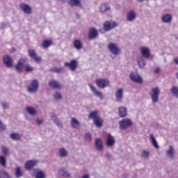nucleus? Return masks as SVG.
Here are the masks:
<instances>
[{
  "instance_id": "6",
  "label": "nucleus",
  "mask_w": 178,
  "mask_h": 178,
  "mask_svg": "<svg viewBox=\"0 0 178 178\" xmlns=\"http://www.w3.org/2000/svg\"><path fill=\"white\" fill-rule=\"evenodd\" d=\"M124 94V90H123V88H120L117 89L115 93V97L118 102L119 103L123 102Z\"/></svg>"
},
{
  "instance_id": "13",
  "label": "nucleus",
  "mask_w": 178,
  "mask_h": 178,
  "mask_svg": "<svg viewBox=\"0 0 178 178\" xmlns=\"http://www.w3.org/2000/svg\"><path fill=\"white\" fill-rule=\"evenodd\" d=\"M38 163V161L37 160H29L25 163L24 168L26 170H30V169H33L34 166H37Z\"/></svg>"
},
{
  "instance_id": "10",
  "label": "nucleus",
  "mask_w": 178,
  "mask_h": 178,
  "mask_svg": "<svg viewBox=\"0 0 178 178\" xmlns=\"http://www.w3.org/2000/svg\"><path fill=\"white\" fill-rule=\"evenodd\" d=\"M108 49L113 54V55H119V48L118 47V44L113 42H111L108 44Z\"/></svg>"
},
{
  "instance_id": "1",
  "label": "nucleus",
  "mask_w": 178,
  "mask_h": 178,
  "mask_svg": "<svg viewBox=\"0 0 178 178\" xmlns=\"http://www.w3.org/2000/svg\"><path fill=\"white\" fill-rule=\"evenodd\" d=\"M88 119H92L93 123L97 127H101L104 124V120L98 115L97 111L91 112L88 115Z\"/></svg>"
},
{
  "instance_id": "46",
  "label": "nucleus",
  "mask_w": 178,
  "mask_h": 178,
  "mask_svg": "<svg viewBox=\"0 0 178 178\" xmlns=\"http://www.w3.org/2000/svg\"><path fill=\"white\" fill-rule=\"evenodd\" d=\"M63 68H58V67H54L51 69V72H54V73H60V72H63Z\"/></svg>"
},
{
  "instance_id": "5",
  "label": "nucleus",
  "mask_w": 178,
  "mask_h": 178,
  "mask_svg": "<svg viewBox=\"0 0 178 178\" xmlns=\"http://www.w3.org/2000/svg\"><path fill=\"white\" fill-rule=\"evenodd\" d=\"M140 54L143 56V58H146V59H153V57L151 56V51H149V48L146 47H142L140 49Z\"/></svg>"
},
{
  "instance_id": "54",
  "label": "nucleus",
  "mask_w": 178,
  "mask_h": 178,
  "mask_svg": "<svg viewBox=\"0 0 178 178\" xmlns=\"http://www.w3.org/2000/svg\"><path fill=\"white\" fill-rule=\"evenodd\" d=\"M160 71H161V69H159V68H156V69L154 70V73L158 74V73H159Z\"/></svg>"
},
{
  "instance_id": "3",
  "label": "nucleus",
  "mask_w": 178,
  "mask_h": 178,
  "mask_svg": "<svg viewBox=\"0 0 178 178\" xmlns=\"http://www.w3.org/2000/svg\"><path fill=\"white\" fill-rule=\"evenodd\" d=\"M119 126L121 130H126L133 126V121L130 118H124L119 122Z\"/></svg>"
},
{
  "instance_id": "41",
  "label": "nucleus",
  "mask_w": 178,
  "mask_h": 178,
  "mask_svg": "<svg viewBox=\"0 0 178 178\" xmlns=\"http://www.w3.org/2000/svg\"><path fill=\"white\" fill-rule=\"evenodd\" d=\"M0 178H10V175L6 171H0Z\"/></svg>"
},
{
  "instance_id": "21",
  "label": "nucleus",
  "mask_w": 178,
  "mask_h": 178,
  "mask_svg": "<svg viewBox=\"0 0 178 178\" xmlns=\"http://www.w3.org/2000/svg\"><path fill=\"white\" fill-rule=\"evenodd\" d=\"M24 59L20 58L18 61V63L15 65V70L18 73H20L23 70V68L24 67Z\"/></svg>"
},
{
  "instance_id": "9",
  "label": "nucleus",
  "mask_w": 178,
  "mask_h": 178,
  "mask_svg": "<svg viewBox=\"0 0 178 178\" xmlns=\"http://www.w3.org/2000/svg\"><path fill=\"white\" fill-rule=\"evenodd\" d=\"M3 62L6 67H12L13 66V58L8 55L3 56Z\"/></svg>"
},
{
  "instance_id": "45",
  "label": "nucleus",
  "mask_w": 178,
  "mask_h": 178,
  "mask_svg": "<svg viewBox=\"0 0 178 178\" xmlns=\"http://www.w3.org/2000/svg\"><path fill=\"white\" fill-rule=\"evenodd\" d=\"M1 151L3 154V155H9V149H8V147L3 146L1 147Z\"/></svg>"
},
{
  "instance_id": "22",
  "label": "nucleus",
  "mask_w": 178,
  "mask_h": 178,
  "mask_svg": "<svg viewBox=\"0 0 178 178\" xmlns=\"http://www.w3.org/2000/svg\"><path fill=\"white\" fill-rule=\"evenodd\" d=\"M28 54L29 56H30V58H31V59H33V60H35V62H40L41 61V58L38 57V56H37V54H35V51H34L33 49H29L28 51Z\"/></svg>"
},
{
  "instance_id": "50",
  "label": "nucleus",
  "mask_w": 178,
  "mask_h": 178,
  "mask_svg": "<svg viewBox=\"0 0 178 178\" xmlns=\"http://www.w3.org/2000/svg\"><path fill=\"white\" fill-rule=\"evenodd\" d=\"M85 138L86 140H87L88 141H90V140H91V135L90 134H86L85 135Z\"/></svg>"
},
{
  "instance_id": "12",
  "label": "nucleus",
  "mask_w": 178,
  "mask_h": 178,
  "mask_svg": "<svg viewBox=\"0 0 178 178\" xmlns=\"http://www.w3.org/2000/svg\"><path fill=\"white\" fill-rule=\"evenodd\" d=\"M172 20H173V16H172L171 14H164L161 16L162 23H165L166 24H170Z\"/></svg>"
},
{
  "instance_id": "32",
  "label": "nucleus",
  "mask_w": 178,
  "mask_h": 178,
  "mask_svg": "<svg viewBox=\"0 0 178 178\" xmlns=\"http://www.w3.org/2000/svg\"><path fill=\"white\" fill-rule=\"evenodd\" d=\"M95 145L98 151H102V140L99 138H97L95 141Z\"/></svg>"
},
{
  "instance_id": "53",
  "label": "nucleus",
  "mask_w": 178,
  "mask_h": 178,
  "mask_svg": "<svg viewBox=\"0 0 178 178\" xmlns=\"http://www.w3.org/2000/svg\"><path fill=\"white\" fill-rule=\"evenodd\" d=\"M174 63H175V65H178V58H174Z\"/></svg>"
},
{
  "instance_id": "52",
  "label": "nucleus",
  "mask_w": 178,
  "mask_h": 178,
  "mask_svg": "<svg viewBox=\"0 0 178 178\" xmlns=\"http://www.w3.org/2000/svg\"><path fill=\"white\" fill-rule=\"evenodd\" d=\"M6 27H8V24H6V23H1V29H6Z\"/></svg>"
},
{
  "instance_id": "27",
  "label": "nucleus",
  "mask_w": 178,
  "mask_h": 178,
  "mask_svg": "<svg viewBox=\"0 0 178 178\" xmlns=\"http://www.w3.org/2000/svg\"><path fill=\"white\" fill-rule=\"evenodd\" d=\"M99 10L101 13H105V12L111 10V6H109L108 3H102L99 7Z\"/></svg>"
},
{
  "instance_id": "31",
  "label": "nucleus",
  "mask_w": 178,
  "mask_h": 178,
  "mask_svg": "<svg viewBox=\"0 0 178 178\" xmlns=\"http://www.w3.org/2000/svg\"><path fill=\"white\" fill-rule=\"evenodd\" d=\"M24 175V173L22 170V168H20V167H16L15 168V176L16 178L23 177Z\"/></svg>"
},
{
  "instance_id": "43",
  "label": "nucleus",
  "mask_w": 178,
  "mask_h": 178,
  "mask_svg": "<svg viewBox=\"0 0 178 178\" xmlns=\"http://www.w3.org/2000/svg\"><path fill=\"white\" fill-rule=\"evenodd\" d=\"M35 178H45V173L42 170H38L36 173Z\"/></svg>"
},
{
  "instance_id": "34",
  "label": "nucleus",
  "mask_w": 178,
  "mask_h": 178,
  "mask_svg": "<svg viewBox=\"0 0 178 178\" xmlns=\"http://www.w3.org/2000/svg\"><path fill=\"white\" fill-rule=\"evenodd\" d=\"M73 45L78 51H80V49L83 48V44H81V42L79 40H75L73 42Z\"/></svg>"
},
{
  "instance_id": "24",
  "label": "nucleus",
  "mask_w": 178,
  "mask_h": 178,
  "mask_svg": "<svg viewBox=\"0 0 178 178\" xmlns=\"http://www.w3.org/2000/svg\"><path fill=\"white\" fill-rule=\"evenodd\" d=\"M98 37V31L95 28H91L88 32V38L90 40H94Z\"/></svg>"
},
{
  "instance_id": "33",
  "label": "nucleus",
  "mask_w": 178,
  "mask_h": 178,
  "mask_svg": "<svg viewBox=\"0 0 178 178\" xmlns=\"http://www.w3.org/2000/svg\"><path fill=\"white\" fill-rule=\"evenodd\" d=\"M58 173L60 176H63V177H70V174L66 170V168L60 169Z\"/></svg>"
},
{
  "instance_id": "44",
  "label": "nucleus",
  "mask_w": 178,
  "mask_h": 178,
  "mask_svg": "<svg viewBox=\"0 0 178 178\" xmlns=\"http://www.w3.org/2000/svg\"><path fill=\"white\" fill-rule=\"evenodd\" d=\"M140 156H141V158H145V159L149 158V152H148V151H147V150H143L141 152Z\"/></svg>"
},
{
  "instance_id": "39",
  "label": "nucleus",
  "mask_w": 178,
  "mask_h": 178,
  "mask_svg": "<svg viewBox=\"0 0 178 178\" xmlns=\"http://www.w3.org/2000/svg\"><path fill=\"white\" fill-rule=\"evenodd\" d=\"M170 91L173 97H175V98H178V87L172 86V88L170 89Z\"/></svg>"
},
{
  "instance_id": "14",
  "label": "nucleus",
  "mask_w": 178,
  "mask_h": 178,
  "mask_svg": "<svg viewBox=\"0 0 178 178\" xmlns=\"http://www.w3.org/2000/svg\"><path fill=\"white\" fill-rule=\"evenodd\" d=\"M88 87H90V91L93 92L94 95H96L98 98H100L101 99H104V97L102 96V92L101 91H99L92 86L91 83H88Z\"/></svg>"
},
{
  "instance_id": "25",
  "label": "nucleus",
  "mask_w": 178,
  "mask_h": 178,
  "mask_svg": "<svg viewBox=\"0 0 178 178\" xmlns=\"http://www.w3.org/2000/svg\"><path fill=\"white\" fill-rule=\"evenodd\" d=\"M118 115L120 118H126L127 116V108L124 106H120L118 108Z\"/></svg>"
},
{
  "instance_id": "40",
  "label": "nucleus",
  "mask_w": 178,
  "mask_h": 178,
  "mask_svg": "<svg viewBox=\"0 0 178 178\" xmlns=\"http://www.w3.org/2000/svg\"><path fill=\"white\" fill-rule=\"evenodd\" d=\"M0 165L3 168H6V158L4 156H0Z\"/></svg>"
},
{
  "instance_id": "23",
  "label": "nucleus",
  "mask_w": 178,
  "mask_h": 178,
  "mask_svg": "<svg viewBox=\"0 0 178 178\" xmlns=\"http://www.w3.org/2000/svg\"><path fill=\"white\" fill-rule=\"evenodd\" d=\"M165 155L167 158H168L171 161L173 160V158H175V148L173 147V146L169 147V148L166 150Z\"/></svg>"
},
{
  "instance_id": "4",
  "label": "nucleus",
  "mask_w": 178,
  "mask_h": 178,
  "mask_svg": "<svg viewBox=\"0 0 178 178\" xmlns=\"http://www.w3.org/2000/svg\"><path fill=\"white\" fill-rule=\"evenodd\" d=\"M39 83L37 79H33L30 86L27 87L29 92H37L38 91Z\"/></svg>"
},
{
  "instance_id": "48",
  "label": "nucleus",
  "mask_w": 178,
  "mask_h": 178,
  "mask_svg": "<svg viewBox=\"0 0 178 178\" xmlns=\"http://www.w3.org/2000/svg\"><path fill=\"white\" fill-rule=\"evenodd\" d=\"M33 70H34V67L30 66L29 65L25 66L26 72H33Z\"/></svg>"
},
{
  "instance_id": "15",
  "label": "nucleus",
  "mask_w": 178,
  "mask_h": 178,
  "mask_svg": "<svg viewBox=\"0 0 178 178\" xmlns=\"http://www.w3.org/2000/svg\"><path fill=\"white\" fill-rule=\"evenodd\" d=\"M64 66L65 67H69L72 72H74L76 69H77V60H72L70 63H65Z\"/></svg>"
},
{
  "instance_id": "11",
  "label": "nucleus",
  "mask_w": 178,
  "mask_h": 178,
  "mask_svg": "<svg viewBox=\"0 0 178 178\" xmlns=\"http://www.w3.org/2000/svg\"><path fill=\"white\" fill-rule=\"evenodd\" d=\"M137 18V13L136 10H131L127 13V22H134Z\"/></svg>"
},
{
  "instance_id": "26",
  "label": "nucleus",
  "mask_w": 178,
  "mask_h": 178,
  "mask_svg": "<svg viewBox=\"0 0 178 178\" xmlns=\"http://www.w3.org/2000/svg\"><path fill=\"white\" fill-rule=\"evenodd\" d=\"M69 154V152H67V149H66L64 147H60L58 149V155L60 158H66L67 155Z\"/></svg>"
},
{
  "instance_id": "16",
  "label": "nucleus",
  "mask_w": 178,
  "mask_h": 178,
  "mask_svg": "<svg viewBox=\"0 0 178 178\" xmlns=\"http://www.w3.org/2000/svg\"><path fill=\"white\" fill-rule=\"evenodd\" d=\"M115 143H116L115 137L111 134H108L106 140V145H107V147H113V145H115Z\"/></svg>"
},
{
  "instance_id": "55",
  "label": "nucleus",
  "mask_w": 178,
  "mask_h": 178,
  "mask_svg": "<svg viewBox=\"0 0 178 178\" xmlns=\"http://www.w3.org/2000/svg\"><path fill=\"white\" fill-rule=\"evenodd\" d=\"M106 156H107V158H111V155H109V154H107Z\"/></svg>"
},
{
  "instance_id": "56",
  "label": "nucleus",
  "mask_w": 178,
  "mask_h": 178,
  "mask_svg": "<svg viewBox=\"0 0 178 178\" xmlns=\"http://www.w3.org/2000/svg\"><path fill=\"white\" fill-rule=\"evenodd\" d=\"M139 2H143L144 0H137Z\"/></svg>"
},
{
  "instance_id": "37",
  "label": "nucleus",
  "mask_w": 178,
  "mask_h": 178,
  "mask_svg": "<svg viewBox=\"0 0 178 178\" xmlns=\"http://www.w3.org/2000/svg\"><path fill=\"white\" fill-rule=\"evenodd\" d=\"M51 45H52V41L48 40H44L42 44V47L44 49H47V48H48V47H51Z\"/></svg>"
},
{
  "instance_id": "51",
  "label": "nucleus",
  "mask_w": 178,
  "mask_h": 178,
  "mask_svg": "<svg viewBox=\"0 0 178 178\" xmlns=\"http://www.w3.org/2000/svg\"><path fill=\"white\" fill-rule=\"evenodd\" d=\"M44 122V121L42 120H41V119H38L37 120H36V124H38V126H40V124H42V123H43Z\"/></svg>"
},
{
  "instance_id": "18",
  "label": "nucleus",
  "mask_w": 178,
  "mask_h": 178,
  "mask_svg": "<svg viewBox=\"0 0 178 178\" xmlns=\"http://www.w3.org/2000/svg\"><path fill=\"white\" fill-rule=\"evenodd\" d=\"M19 8L26 15H31V7L29 5L22 3Z\"/></svg>"
},
{
  "instance_id": "17",
  "label": "nucleus",
  "mask_w": 178,
  "mask_h": 178,
  "mask_svg": "<svg viewBox=\"0 0 178 178\" xmlns=\"http://www.w3.org/2000/svg\"><path fill=\"white\" fill-rule=\"evenodd\" d=\"M130 79L132 81H135V83H143V78L137 72L131 73Z\"/></svg>"
},
{
  "instance_id": "38",
  "label": "nucleus",
  "mask_w": 178,
  "mask_h": 178,
  "mask_svg": "<svg viewBox=\"0 0 178 178\" xmlns=\"http://www.w3.org/2000/svg\"><path fill=\"white\" fill-rule=\"evenodd\" d=\"M10 138H12V140H14L15 141H19V140H20V138H22L20 134L16 133H12L10 135Z\"/></svg>"
},
{
  "instance_id": "47",
  "label": "nucleus",
  "mask_w": 178,
  "mask_h": 178,
  "mask_svg": "<svg viewBox=\"0 0 178 178\" xmlns=\"http://www.w3.org/2000/svg\"><path fill=\"white\" fill-rule=\"evenodd\" d=\"M6 130V125L2 123L0 120V132L5 131Z\"/></svg>"
},
{
  "instance_id": "28",
  "label": "nucleus",
  "mask_w": 178,
  "mask_h": 178,
  "mask_svg": "<svg viewBox=\"0 0 178 178\" xmlns=\"http://www.w3.org/2000/svg\"><path fill=\"white\" fill-rule=\"evenodd\" d=\"M25 111L30 115L31 116H35L37 115V110L30 106L26 107Z\"/></svg>"
},
{
  "instance_id": "42",
  "label": "nucleus",
  "mask_w": 178,
  "mask_h": 178,
  "mask_svg": "<svg viewBox=\"0 0 178 178\" xmlns=\"http://www.w3.org/2000/svg\"><path fill=\"white\" fill-rule=\"evenodd\" d=\"M53 97H54V99H56L57 101H60V99H62V93H60L59 92H56L53 95Z\"/></svg>"
},
{
  "instance_id": "20",
  "label": "nucleus",
  "mask_w": 178,
  "mask_h": 178,
  "mask_svg": "<svg viewBox=\"0 0 178 178\" xmlns=\"http://www.w3.org/2000/svg\"><path fill=\"white\" fill-rule=\"evenodd\" d=\"M49 87H51V88H54V90H60V88H62V86L60 85V83L54 79L49 81Z\"/></svg>"
},
{
  "instance_id": "35",
  "label": "nucleus",
  "mask_w": 178,
  "mask_h": 178,
  "mask_svg": "<svg viewBox=\"0 0 178 178\" xmlns=\"http://www.w3.org/2000/svg\"><path fill=\"white\" fill-rule=\"evenodd\" d=\"M150 141L154 148H159V145H158V142H156V139L154 137L153 134H150Z\"/></svg>"
},
{
  "instance_id": "49",
  "label": "nucleus",
  "mask_w": 178,
  "mask_h": 178,
  "mask_svg": "<svg viewBox=\"0 0 178 178\" xmlns=\"http://www.w3.org/2000/svg\"><path fill=\"white\" fill-rule=\"evenodd\" d=\"M1 106H3V109H8V108H9V104L3 102H1Z\"/></svg>"
},
{
  "instance_id": "8",
  "label": "nucleus",
  "mask_w": 178,
  "mask_h": 178,
  "mask_svg": "<svg viewBox=\"0 0 178 178\" xmlns=\"http://www.w3.org/2000/svg\"><path fill=\"white\" fill-rule=\"evenodd\" d=\"M115 27H118V24L115 22H109L106 21L104 24V31H110L112 29H115Z\"/></svg>"
},
{
  "instance_id": "19",
  "label": "nucleus",
  "mask_w": 178,
  "mask_h": 178,
  "mask_svg": "<svg viewBox=\"0 0 178 178\" xmlns=\"http://www.w3.org/2000/svg\"><path fill=\"white\" fill-rule=\"evenodd\" d=\"M51 118L54 123L57 126V127H58V129H63V124H62V122H60V120L58 118L55 113H51Z\"/></svg>"
},
{
  "instance_id": "2",
  "label": "nucleus",
  "mask_w": 178,
  "mask_h": 178,
  "mask_svg": "<svg viewBox=\"0 0 178 178\" xmlns=\"http://www.w3.org/2000/svg\"><path fill=\"white\" fill-rule=\"evenodd\" d=\"M159 95H161V89L158 87L152 88L149 92V96L153 104L159 102Z\"/></svg>"
},
{
  "instance_id": "36",
  "label": "nucleus",
  "mask_w": 178,
  "mask_h": 178,
  "mask_svg": "<svg viewBox=\"0 0 178 178\" xmlns=\"http://www.w3.org/2000/svg\"><path fill=\"white\" fill-rule=\"evenodd\" d=\"M70 6H81V3L79 0H68Z\"/></svg>"
},
{
  "instance_id": "30",
  "label": "nucleus",
  "mask_w": 178,
  "mask_h": 178,
  "mask_svg": "<svg viewBox=\"0 0 178 178\" xmlns=\"http://www.w3.org/2000/svg\"><path fill=\"white\" fill-rule=\"evenodd\" d=\"M70 125L73 129H78V127H80V122H79V120L72 118L70 121Z\"/></svg>"
},
{
  "instance_id": "7",
  "label": "nucleus",
  "mask_w": 178,
  "mask_h": 178,
  "mask_svg": "<svg viewBox=\"0 0 178 178\" xmlns=\"http://www.w3.org/2000/svg\"><path fill=\"white\" fill-rule=\"evenodd\" d=\"M95 83L99 88H106V87H108L109 86V80L108 79H97Z\"/></svg>"
},
{
  "instance_id": "29",
  "label": "nucleus",
  "mask_w": 178,
  "mask_h": 178,
  "mask_svg": "<svg viewBox=\"0 0 178 178\" xmlns=\"http://www.w3.org/2000/svg\"><path fill=\"white\" fill-rule=\"evenodd\" d=\"M145 57H143V56H139L137 58V62H138V65L140 67V69H144V67H145Z\"/></svg>"
}]
</instances>
